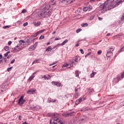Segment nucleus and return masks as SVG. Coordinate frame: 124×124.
<instances>
[{"label":"nucleus","instance_id":"nucleus-18","mask_svg":"<svg viewBox=\"0 0 124 124\" xmlns=\"http://www.w3.org/2000/svg\"><path fill=\"white\" fill-rule=\"evenodd\" d=\"M67 42H68V40L66 39L65 40L63 41L62 43L60 45H61L62 46H63V45H64L65 44L67 43Z\"/></svg>","mask_w":124,"mask_h":124},{"label":"nucleus","instance_id":"nucleus-46","mask_svg":"<svg viewBox=\"0 0 124 124\" xmlns=\"http://www.w3.org/2000/svg\"><path fill=\"white\" fill-rule=\"evenodd\" d=\"M14 62H15V59H13L10 62V63L12 64V63H14Z\"/></svg>","mask_w":124,"mask_h":124},{"label":"nucleus","instance_id":"nucleus-17","mask_svg":"<svg viewBox=\"0 0 124 124\" xmlns=\"http://www.w3.org/2000/svg\"><path fill=\"white\" fill-rule=\"evenodd\" d=\"M61 46V44H58L56 46H54L53 48L52 49L53 50H55V49H56V50H57V49H58V48H59V46Z\"/></svg>","mask_w":124,"mask_h":124},{"label":"nucleus","instance_id":"nucleus-62","mask_svg":"<svg viewBox=\"0 0 124 124\" xmlns=\"http://www.w3.org/2000/svg\"><path fill=\"white\" fill-rule=\"evenodd\" d=\"M1 59H2V55H0V60H1Z\"/></svg>","mask_w":124,"mask_h":124},{"label":"nucleus","instance_id":"nucleus-47","mask_svg":"<svg viewBox=\"0 0 124 124\" xmlns=\"http://www.w3.org/2000/svg\"><path fill=\"white\" fill-rule=\"evenodd\" d=\"M35 108H36V109H40V106L37 105L36 106Z\"/></svg>","mask_w":124,"mask_h":124},{"label":"nucleus","instance_id":"nucleus-6","mask_svg":"<svg viewBox=\"0 0 124 124\" xmlns=\"http://www.w3.org/2000/svg\"><path fill=\"white\" fill-rule=\"evenodd\" d=\"M80 91H81V90L79 87H78V86L75 88V97L76 99L78 98V97L80 95Z\"/></svg>","mask_w":124,"mask_h":124},{"label":"nucleus","instance_id":"nucleus-36","mask_svg":"<svg viewBox=\"0 0 124 124\" xmlns=\"http://www.w3.org/2000/svg\"><path fill=\"white\" fill-rule=\"evenodd\" d=\"M38 44V42H36L35 43V44L33 45L34 47H35L36 48V47H37V45Z\"/></svg>","mask_w":124,"mask_h":124},{"label":"nucleus","instance_id":"nucleus-53","mask_svg":"<svg viewBox=\"0 0 124 124\" xmlns=\"http://www.w3.org/2000/svg\"><path fill=\"white\" fill-rule=\"evenodd\" d=\"M8 45H11L12 44V42L11 41H9L8 43Z\"/></svg>","mask_w":124,"mask_h":124},{"label":"nucleus","instance_id":"nucleus-10","mask_svg":"<svg viewBox=\"0 0 124 124\" xmlns=\"http://www.w3.org/2000/svg\"><path fill=\"white\" fill-rule=\"evenodd\" d=\"M32 42H33V39L30 38L29 40L27 41V42H26V44L27 45H30V44H31V43H32Z\"/></svg>","mask_w":124,"mask_h":124},{"label":"nucleus","instance_id":"nucleus-41","mask_svg":"<svg viewBox=\"0 0 124 124\" xmlns=\"http://www.w3.org/2000/svg\"><path fill=\"white\" fill-rule=\"evenodd\" d=\"M52 76H50L49 75H48L47 77H46V80H49V79H51V77Z\"/></svg>","mask_w":124,"mask_h":124},{"label":"nucleus","instance_id":"nucleus-23","mask_svg":"<svg viewBox=\"0 0 124 124\" xmlns=\"http://www.w3.org/2000/svg\"><path fill=\"white\" fill-rule=\"evenodd\" d=\"M75 1V0H68V4H70L71 3H73Z\"/></svg>","mask_w":124,"mask_h":124},{"label":"nucleus","instance_id":"nucleus-49","mask_svg":"<svg viewBox=\"0 0 124 124\" xmlns=\"http://www.w3.org/2000/svg\"><path fill=\"white\" fill-rule=\"evenodd\" d=\"M124 0H120L119 1H118V3H122V2H124Z\"/></svg>","mask_w":124,"mask_h":124},{"label":"nucleus","instance_id":"nucleus-63","mask_svg":"<svg viewBox=\"0 0 124 124\" xmlns=\"http://www.w3.org/2000/svg\"><path fill=\"white\" fill-rule=\"evenodd\" d=\"M78 46H79V44H77L76 45V47H78Z\"/></svg>","mask_w":124,"mask_h":124},{"label":"nucleus","instance_id":"nucleus-7","mask_svg":"<svg viewBox=\"0 0 124 124\" xmlns=\"http://www.w3.org/2000/svg\"><path fill=\"white\" fill-rule=\"evenodd\" d=\"M26 102V100L24 99V96H21L18 100V104L20 106H23V104Z\"/></svg>","mask_w":124,"mask_h":124},{"label":"nucleus","instance_id":"nucleus-9","mask_svg":"<svg viewBox=\"0 0 124 124\" xmlns=\"http://www.w3.org/2000/svg\"><path fill=\"white\" fill-rule=\"evenodd\" d=\"M34 93H35V90L34 89H30L27 91L28 94H33Z\"/></svg>","mask_w":124,"mask_h":124},{"label":"nucleus","instance_id":"nucleus-48","mask_svg":"<svg viewBox=\"0 0 124 124\" xmlns=\"http://www.w3.org/2000/svg\"><path fill=\"white\" fill-rule=\"evenodd\" d=\"M33 101V100H31V99L29 100V104H31V102H32Z\"/></svg>","mask_w":124,"mask_h":124},{"label":"nucleus","instance_id":"nucleus-15","mask_svg":"<svg viewBox=\"0 0 124 124\" xmlns=\"http://www.w3.org/2000/svg\"><path fill=\"white\" fill-rule=\"evenodd\" d=\"M35 49L36 48L33 46H32L29 48V50L30 51V52H31L32 51H34Z\"/></svg>","mask_w":124,"mask_h":124},{"label":"nucleus","instance_id":"nucleus-16","mask_svg":"<svg viewBox=\"0 0 124 124\" xmlns=\"http://www.w3.org/2000/svg\"><path fill=\"white\" fill-rule=\"evenodd\" d=\"M35 73H36V72H34V73H33V74H32V76H31L30 78H29V81H31L34 78V74Z\"/></svg>","mask_w":124,"mask_h":124},{"label":"nucleus","instance_id":"nucleus-19","mask_svg":"<svg viewBox=\"0 0 124 124\" xmlns=\"http://www.w3.org/2000/svg\"><path fill=\"white\" fill-rule=\"evenodd\" d=\"M46 52H50V51H52V47H51V46L47 47V48H46Z\"/></svg>","mask_w":124,"mask_h":124},{"label":"nucleus","instance_id":"nucleus-55","mask_svg":"<svg viewBox=\"0 0 124 124\" xmlns=\"http://www.w3.org/2000/svg\"><path fill=\"white\" fill-rule=\"evenodd\" d=\"M80 53H81V54H84V50H83V49H80Z\"/></svg>","mask_w":124,"mask_h":124},{"label":"nucleus","instance_id":"nucleus-45","mask_svg":"<svg viewBox=\"0 0 124 124\" xmlns=\"http://www.w3.org/2000/svg\"><path fill=\"white\" fill-rule=\"evenodd\" d=\"M98 19L99 21H102L103 20V18L100 17H98Z\"/></svg>","mask_w":124,"mask_h":124},{"label":"nucleus","instance_id":"nucleus-44","mask_svg":"<svg viewBox=\"0 0 124 124\" xmlns=\"http://www.w3.org/2000/svg\"><path fill=\"white\" fill-rule=\"evenodd\" d=\"M101 53H102V51L101 50H99L97 52L98 55H101Z\"/></svg>","mask_w":124,"mask_h":124},{"label":"nucleus","instance_id":"nucleus-2","mask_svg":"<svg viewBox=\"0 0 124 124\" xmlns=\"http://www.w3.org/2000/svg\"><path fill=\"white\" fill-rule=\"evenodd\" d=\"M49 6L50 5H48L47 7L41 10L38 14L39 17L40 18H46L48 17V16H50L51 12L49 11Z\"/></svg>","mask_w":124,"mask_h":124},{"label":"nucleus","instance_id":"nucleus-3","mask_svg":"<svg viewBox=\"0 0 124 124\" xmlns=\"http://www.w3.org/2000/svg\"><path fill=\"white\" fill-rule=\"evenodd\" d=\"M48 116L54 117V119L50 120V124H60V123H61V119L56 117V116L58 117V116H59V114H48Z\"/></svg>","mask_w":124,"mask_h":124},{"label":"nucleus","instance_id":"nucleus-31","mask_svg":"<svg viewBox=\"0 0 124 124\" xmlns=\"http://www.w3.org/2000/svg\"><path fill=\"white\" fill-rule=\"evenodd\" d=\"M42 32H44V30H41L38 31H37V33L38 34H40V33H42Z\"/></svg>","mask_w":124,"mask_h":124},{"label":"nucleus","instance_id":"nucleus-37","mask_svg":"<svg viewBox=\"0 0 124 124\" xmlns=\"http://www.w3.org/2000/svg\"><path fill=\"white\" fill-rule=\"evenodd\" d=\"M57 82L56 81H52L51 82V84L53 85V86H57Z\"/></svg>","mask_w":124,"mask_h":124},{"label":"nucleus","instance_id":"nucleus-27","mask_svg":"<svg viewBox=\"0 0 124 124\" xmlns=\"http://www.w3.org/2000/svg\"><path fill=\"white\" fill-rule=\"evenodd\" d=\"M122 76L121 77H117L116 78V79L117 80V82H119V81H121L122 80Z\"/></svg>","mask_w":124,"mask_h":124},{"label":"nucleus","instance_id":"nucleus-35","mask_svg":"<svg viewBox=\"0 0 124 124\" xmlns=\"http://www.w3.org/2000/svg\"><path fill=\"white\" fill-rule=\"evenodd\" d=\"M83 11H84L85 12H86V11H88V8L87 7H84L83 8Z\"/></svg>","mask_w":124,"mask_h":124},{"label":"nucleus","instance_id":"nucleus-60","mask_svg":"<svg viewBox=\"0 0 124 124\" xmlns=\"http://www.w3.org/2000/svg\"><path fill=\"white\" fill-rule=\"evenodd\" d=\"M91 54H92L91 52H89L87 55L89 56L91 55Z\"/></svg>","mask_w":124,"mask_h":124},{"label":"nucleus","instance_id":"nucleus-38","mask_svg":"<svg viewBox=\"0 0 124 124\" xmlns=\"http://www.w3.org/2000/svg\"><path fill=\"white\" fill-rule=\"evenodd\" d=\"M8 54H10V51H8L6 53L4 54L5 57H7L8 56Z\"/></svg>","mask_w":124,"mask_h":124},{"label":"nucleus","instance_id":"nucleus-58","mask_svg":"<svg viewBox=\"0 0 124 124\" xmlns=\"http://www.w3.org/2000/svg\"><path fill=\"white\" fill-rule=\"evenodd\" d=\"M68 65H69V64H66L64 65V66H65V67H67V66H68Z\"/></svg>","mask_w":124,"mask_h":124},{"label":"nucleus","instance_id":"nucleus-1","mask_svg":"<svg viewBox=\"0 0 124 124\" xmlns=\"http://www.w3.org/2000/svg\"><path fill=\"white\" fill-rule=\"evenodd\" d=\"M117 5V6L119 5V4L117 2H111L109 3V1L107 0L104 2V5L100 6L101 13H105L106 10H111V9L116 7Z\"/></svg>","mask_w":124,"mask_h":124},{"label":"nucleus","instance_id":"nucleus-40","mask_svg":"<svg viewBox=\"0 0 124 124\" xmlns=\"http://www.w3.org/2000/svg\"><path fill=\"white\" fill-rule=\"evenodd\" d=\"M61 85H62V83H59V82H57L56 84L57 87H61Z\"/></svg>","mask_w":124,"mask_h":124},{"label":"nucleus","instance_id":"nucleus-5","mask_svg":"<svg viewBox=\"0 0 124 124\" xmlns=\"http://www.w3.org/2000/svg\"><path fill=\"white\" fill-rule=\"evenodd\" d=\"M114 50L115 48L114 47H111L110 48L108 49L107 52V57H108V58L112 57V56H113V52H114Z\"/></svg>","mask_w":124,"mask_h":124},{"label":"nucleus","instance_id":"nucleus-29","mask_svg":"<svg viewBox=\"0 0 124 124\" xmlns=\"http://www.w3.org/2000/svg\"><path fill=\"white\" fill-rule=\"evenodd\" d=\"M12 68H13V67H12V66H11L9 68H8L7 69L8 72H10V71H11V70H12Z\"/></svg>","mask_w":124,"mask_h":124},{"label":"nucleus","instance_id":"nucleus-56","mask_svg":"<svg viewBox=\"0 0 124 124\" xmlns=\"http://www.w3.org/2000/svg\"><path fill=\"white\" fill-rule=\"evenodd\" d=\"M100 0H90V1H98Z\"/></svg>","mask_w":124,"mask_h":124},{"label":"nucleus","instance_id":"nucleus-21","mask_svg":"<svg viewBox=\"0 0 124 124\" xmlns=\"http://www.w3.org/2000/svg\"><path fill=\"white\" fill-rule=\"evenodd\" d=\"M123 51H124V44L122 45L121 49H120V50L118 51L119 53H121V52H123Z\"/></svg>","mask_w":124,"mask_h":124},{"label":"nucleus","instance_id":"nucleus-57","mask_svg":"<svg viewBox=\"0 0 124 124\" xmlns=\"http://www.w3.org/2000/svg\"><path fill=\"white\" fill-rule=\"evenodd\" d=\"M60 39H61V38H56L55 39V41L60 40Z\"/></svg>","mask_w":124,"mask_h":124},{"label":"nucleus","instance_id":"nucleus-51","mask_svg":"<svg viewBox=\"0 0 124 124\" xmlns=\"http://www.w3.org/2000/svg\"><path fill=\"white\" fill-rule=\"evenodd\" d=\"M43 78H44L45 80H47V77L45 75L43 76Z\"/></svg>","mask_w":124,"mask_h":124},{"label":"nucleus","instance_id":"nucleus-13","mask_svg":"<svg viewBox=\"0 0 124 124\" xmlns=\"http://www.w3.org/2000/svg\"><path fill=\"white\" fill-rule=\"evenodd\" d=\"M82 102V98H80L78 99L77 100L75 103L76 105H78Z\"/></svg>","mask_w":124,"mask_h":124},{"label":"nucleus","instance_id":"nucleus-28","mask_svg":"<svg viewBox=\"0 0 124 124\" xmlns=\"http://www.w3.org/2000/svg\"><path fill=\"white\" fill-rule=\"evenodd\" d=\"M9 46H4V50L5 51H8L9 50Z\"/></svg>","mask_w":124,"mask_h":124},{"label":"nucleus","instance_id":"nucleus-14","mask_svg":"<svg viewBox=\"0 0 124 124\" xmlns=\"http://www.w3.org/2000/svg\"><path fill=\"white\" fill-rule=\"evenodd\" d=\"M47 101H48V102H49V103H52V102H56L57 101V100L56 99H53L51 98H49L48 99Z\"/></svg>","mask_w":124,"mask_h":124},{"label":"nucleus","instance_id":"nucleus-34","mask_svg":"<svg viewBox=\"0 0 124 124\" xmlns=\"http://www.w3.org/2000/svg\"><path fill=\"white\" fill-rule=\"evenodd\" d=\"M82 31V29H78L76 30V32L77 33H79V32H80V31Z\"/></svg>","mask_w":124,"mask_h":124},{"label":"nucleus","instance_id":"nucleus-12","mask_svg":"<svg viewBox=\"0 0 124 124\" xmlns=\"http://www.w3.org/2000/svg\"><path fill=\"white\" fill-rule=\"evenodd\" d=\"M94 91V90L93 88H89L88 89V93H93V92Z\"/></svg>","mask_w":124,"mask_h":124},{"label":"nucleus","instance_id":"nucleus-52","mask_svg":"<svg viewBox=\"0 0 124 124\" xmlns=\"http://www.w3.org/2000/svg\"><path fill=\"white\" fill-rule=\"evenodd\" d=\"M25 12H27L26 10H25V9L22 10V13H25Z\"/></svg>","mask_w":124,"mask_h":124},{"label":"nucleus","instance_id":"nucleus-26","mask_svg":"<svg viewBox=\"0 0 124 124\" xmlns=\"http://www.w3.org/2000/svg\"><path fill=\"white\" fill-rule=\"evenodd\" d=\"M76 77H79V71H76L75 72Z\"/></svg>","mask_w":124,"mask_h":124},{"label":"nucleus","instance_id":"nucleus-30","mask_svg":"<svg viewBox=\"0 0 124 124\" xmlns=\"http://www.w3.org/2000/svg\"><path fill=\"white\" fill-rule=\"evenodd\" d=\"M94 72H93L91 74H90V77L91 78H93L94 77Z\"/></svg>","mask_w":124,"mask_h":124},{"label":"nucleus","instance_id":"nucleus-24","mask_svg":"<svg viewBox=\"0 0 124 124\" xmlns=\"http://www.w3.org/2000/svg\"><path fill=\"white\" fill-rule=\"evenodd\" d=\"M88 26H89V25L87 23H83L81 24V27L83 28H85V27H88Z\"/></svg>","mask_w":124,"mask_h":124},{"label":"nucleus","instance_id":"nucleus-8","mask_svg":"<svg viewBox=\"0 0 124 124\" xmlns=\"http://www.w3.org/2000/svg\"><path fill=\"white\" fill-rule=\"evenodd\" d=\"M79 59L80 60L79 56H76L74 61L72 62V64H73V63H74V64L76 65V64H77V62H78V60H79Z\"/></svg>","mask_w":124,"mask_h":124},{"label":"nucleus","instance_id":"nucleus-33","mask_svg":"<svg viewBox=\"0 0 124 124\" xmlns=\"http://www.w3.org/2000/svg\"><path fill=\"white\" fill-rule=\"evenodd\" d=\"M44 38H45V37L44 36V35H42L40 37H39V40H41L42 39H44Z\"/></svg>","mask_w":124,"mask_h":124},{"label":"nucleus","instance_id":"nucleus-22","mask_svg":"<svg viewBox=\"0 0 124 124\" xmlns=\"http://www.w3.org/2000/svg\"><path fill=\"white\" fill-rule=\"evenodd\" d=\"M94 17H95V15H92L90 16L89 20L90 21L93 20V19H94Z\"/></svg>","mask_w":124,"mask_h":124},{"label":"nucleus","instance_id":"nucleus-50","mask_svg":"<svg viewBox=\"0 0 124 124\" xmlns=\"http://www.w3.org/2000/svg\"><path fill=\"white\" fill-rule=\"evenodd\" d=\"M37 35H38V34L37 32H36V33H35V34H34V37H36V36H37Z\"/></svg>","mask_w":124,"mask_h":124},{"label":"nucleus","instance_id":"nucleus-42","mask_svg":"<svg viewBox=\"0 0 124 124\" xmlns=\"http://www.w3.org/2000/svg\"><path fill=\"white\" fill-rule=\"evenodd\" d=\"M56 63H58V62H53L52 64H49V66H51L52 65H54V64H56Z\"/></svg>","mask_w":124,"mask_h":124},{"label":"nucleus","instance_id":"nucleus-25","mask_svg":"<svg viewBox=\"0 0 124 124\" xmlns=\"http://www.w3.org/2000/svg\"><path fill=\"white\" fill-rule=\"evenodd\" d=\"M62 2L65 4H68V0H62Z\"/></svg>","mask_w":124,"mask_h":124},{"label":"nucleus","instance_id":"nucleus-54","mask_svg":"<svg viewBox=\"0 0 124 124\" xmlns=\"http://www.w3.org/2000/svg\"><path fill=\"white\" fill-rule=\"evenodd\" d=\"M18 120H19V121H21L22 120V116H19L18 117Z\"/></svg>","mask_w":124,"mask_h":124},{"label":"nucleus","instance_id":"nucleus-4","mask_svg":"<svg viewBox=\"0 0 124 124\" xmlns=\"http://www.w3.org/2000/svg\"><path fill=\"white\" fill-rule=\"evenodd\" d=\"M24 45H25V42H24V40H21L19 41V45L16 46L15 47H13L12 50H13L14 52L15 53H17V52H19L23 49L24 47L23 46H24Z\"/></svg>","mask_w":124,"mask_h":124},{"label":"nucleus","instance_id":"nucleus-32","mask_svg":"<svg viewBox=\"0 0 124 124\" xmlns=\"http://www.w3.org/2000/svg\"><path fill=\"white\" fill-rule=\"evenodd\" d=\"M38 62H39V60H36L33 61V62H32V64H33L34 63H38Z\"/></svg>","mask_w":124,"mask_h":124},{"label":"nucleus","instance_id":"nucleus-11","mask_svg":"<svg viewBox=\"0 0 124 124\" xmlns=\"http://www.w3.org/2000/svg\"><path fill=\"white\" fill-rule=\"evenodd\" d=\"M33 24L35 27H40L41 25V22L40 21H34L33 22Z\"/></svg>","mask_w":124,"mask_h":124},{"label":"nucleus","instance_id":"nucleus-59","mask_svg":"<svg viewBox=\"0 0 124 124\" xmlns=\"http://www.w3.org/2000/svg\"><path fill=\"white\" fill-rule=\"evenodd\" d=\"M124 16H122V17H121V21H124Z\"/></svg>","mask_w":124,"mask_h":124},{"label":"nucleus","instance_id":"nucleus-20","mask_svg":"<svg viewBox=\"0 0 124 124\" xmlns=\"http://www.w3.org/2000/svg\"><path fill=\"white\" fill-rule=\"evenodd\" d=\"M87 7L88 11H91V10H92V9H93V6H92L91 5L87 6Z\"/></svg>","mask_w":124,"mask_h":124},{"label":"nucleus","instance_id":"nucleus-43","mask_svg":"<svg viewBox=\"0 0 124 124\" xmlns=\"http://www.w3.org/2000/svg\"><path fill=\"white\" fill-rule=\"evenodd\" d=\"M28 22H25V23L23 24V27H27V26H28Z\"/></svg>","mask_w":124,"mask_h":124},{"label":"nucleus","instance_id":"nucleus-61","mask_svg":"<svg viewBox=\"0 0 124 124\" xmlns=\"http://www.w3.org/2000/svg\"><path fill=\"white\" fill-rule=\"evenodd\" d=\"M50 44H51L50 42H48L46 44V46H48V45H50Z\"/></svg>","mask_w":124,"mask_h":124},{"label":"nucleus","instance_id":"nucleus-64","mask_svg":"<svg viewBox=\"0 0 124 124\" xmlns=\"http://www.w3.org/2000/svg\"><path fill=\"white\" fill-rule=\"evenodd\" d=\"M22 124H28V123H27V122H25L23 123Z\"/></svg>","mask_w":124,"mask_h":124},{"label":"nucleus","instance_id":"nucleus-39","mask_svg":"<svg viewBox=\"0 0 124 124\" xmlns=\"http://www.w3.org/2000/svg\"><path fill=\"white\" fill-rule=\"evenodd\" d=\"M9 28H10V26L7 25V26H4L3 29H9Z\"/></svg>","mask_w":124,"mask_h":124}]
</instances>
